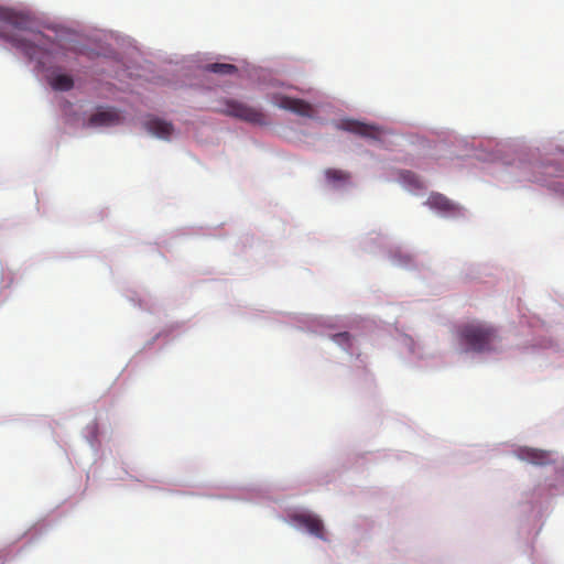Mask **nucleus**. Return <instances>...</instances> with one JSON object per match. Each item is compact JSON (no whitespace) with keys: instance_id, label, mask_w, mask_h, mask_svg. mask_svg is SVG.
I'll return each instance as SVG.
<instances>
[{"instance_id":"4468645a","label":"nucleus","mask_w":564,"mask_h":564,"mask_svg":"<svg viewBox=\"0 0 564 564\" xmlns=\"http://www.w3.org/2000/svg\"><path fill=\"white\" fill-rule=\"evenodd\" d=\"M333 340L345 349L350 347V335L347 332L335 334Z\"/></svg>"},{"instance_id":"423d86ee","label":"nucleus","mask_w":564,"mask_h":564,"mask_svg":"<svg viewBox=\"0 0 564 564\" xmlns=\"http://www.w3.org/2000/svg\"><path fill=\"white\" fill-rule=\"evenodd\" d=\"M121 121L120 113L112 109H98L95 113H93L88 120V124L90 127H111L119 124Z\"/></svg>"},{"instance_id":"9b49d317","label":"nucleus","mask_w":564,"mask_h":564,"mask_svg":"<svg viewBox=\"0 0 564 564\" xmlns=\"http://www.w3.org/2000/svg\"><path fill=\"white\" fill-rule=\"evenodd\" d=\"M50 85L54 90L68 91L74 87V80L67 74H55L51 76Z\"/></svg>"},{"instance_id":"f8f14e48","label":"nucleus","mask_w":564,"mask_h":564,"mask_svg":"<svg viewBox=\"0 0 564 564\" xmlns=\"http://www.w3.org/2000/svg\"><path fill=\"white\" fill-rule=\"evenodd\" d=\"M325 177L330 184L343 185L349 182L350 174L339 169H327L325 171Z\"/></svg>"},{"instance_id":"f03ea898","label":"nucleus","mask_w":564,"mask_h":564,"mask_svg":"<svg viewBox=\"0 0 564 564\" xmlns=\"http://www.w3.org/2000/svg\"><path fill=\"white\" fill-rule=\"evenodd\" d=\"M458 340L468 350L482 352L491 349L497 338L495 328L482 323L473 322L460 325L457 328Z\"/></svg>"},{"instance_id":"39448f33","label":"nucleus","mask_w":564,"mask_h":564,"mask_svg":"<svg viewBox=\"0 0 564 564\" xmlns=\"http://www.w3.org/2000/svg\"><path fill=\"white\" fill-rule=\"evenodd\" d=\"M292 519L297 524L304 527L311 534L322 540L326 539L323 521L318 517L311 513H297Z\"/></svg>"},{"instance_id":"1a4fd4ad","label":"nucleus","mask_w":564,"mask_h":564,"mask_svg":"<svg viewBox=\"0 0 564 564\" xmlns=\"http://www.w3.org/2000/svg\"><path fill=\"white\" fill-rule=\"evenodd\" d=\"M341 128L361 137L376 138L378 135V130L375 127L355 120L344 121Z\"/></svg>"},{"instance_id":"f257e3e1","label":"nucleus","mask_w":564,"mask_h":564,"mask_svg":"<svg viewBox=\"0 0 564 564\" xmlns=\"http://www.w3.org/2000/svg\"><path fill=\"white\" fill-rule=\"evenodd\" d=\"M28 21L12 10L0 8V36L22 51L29 58L37 59L47 51L46 37L41 32L26 30Z\"/></svg>"},{"instance_id":"0eeeda50","label":"nucleus","mask_w":564,"mask_h":564,"mask_svg":"<svg viewBox=\"0 0 564 564\" xmlns=\"http://www.w3.org/2000/svg\"><path fill=\"white\" fill-rule=\"evenodd\" d=\"M425 205L444 215H452L459 212L458 206L440 193H432Z\"/></svg>"},{"instance_id":"2eb2a0df","label":"nucleus","mask_w":564,"mask_h":564,"mask_svg":"<svg viewBox=\"0 0 564 564\" xmlns=\"http://www.w3.org/2000/svg\"><path fill=\"white\" fill-rule=\"evenodd\" d=\"M402 177H403L404 182H406L409 185H411L414 188L423 187L421 180L415 174H413L411 172L403 173Z\"/></svg>"},{"instance_id":"20e7f679","label":"nucleus","mask_w":564,"mask_h":564,"mask_svg":"<svg viewBox=\"0 0 564 564\" xmlns=\"http://www.w3.org/2000/svg\"><path fill=\"white\" fill-rule=\"evenodd\" d=\"M273 102L279 108L290 110L300 116H303V117H312L313 116L312 106L308 102L304 101L303 99L291 98L288 96H275Z\"/></svg>"},{"instance_id":"7ed1b4c3","label":"nucleus","mask_w":564,"mask_h":564,"mask_svg":"<svg viewBox=\"0 0 564 564\" xmlns=\"http://www.w3.org/2000/svg\"><path fill=\"white\" fill-rule=\"evenodd\" d=\"M224 113L253 124H265L264 112L256 107L237 100H227Z\"/></svg>"},{"instance_id":"6e6552de","label":"nucleus","mask_w":564,"mask_h":564,"mask_svg":"<svg viewBox=\"0 0 564 564\" xmlns=\"http://www.w3.org/2000/svg\"><path fill=\"white\" fill-rule=\"evenodd\" d=\"M145 129L153 135L161 139H170L174 128L171 122L159 118H151L145 122Z\"/></svg>"},{"instance_id":"9d476101","label":"nucleus","mask_w":564,"mask_h":564,"mask_svg":"<svg viewBox=\"0 0 564 564\" xmlns=\"http://www.w3.org/2000/svg\"><path fill=\"white\" fill-rule=\"evenodd\" d=\"M519 457L523 460L535 465H543L549 462V454L541 449L535 448H522L519 452Z\"/></svg>"},{"instance_id":"ddd939ff","label":"nucleus","mask_w":564,"mask_h":564,"mask_svg":"<svg viewBox=\"0 0 564 564\" xmlns=\"http://www.w3.org/2000/svg\"><path fill=\"white\" fill-rule=\"evenodd\" d=\"M206 69L208 72L215 73V74H221V75H229L237 73V67L232 64H226V63H214L208 64L206 66Z\"/></svg>"}]
</instances>
